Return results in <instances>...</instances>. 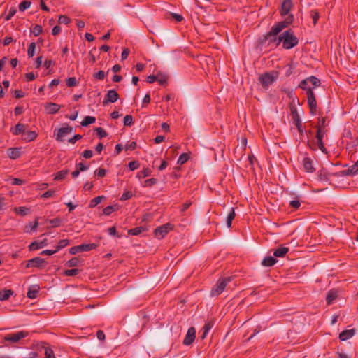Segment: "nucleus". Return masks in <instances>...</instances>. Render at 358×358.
Masks as SVG:
<instances>
[{"mask_svg":"<svg viewBox=\"0 0 358 358\" xmlns=\"http://www.w3.org/2000/svg\"><path fill=\"white\" fill-rule=\"evenodd\" d=\"M277 76L275 73H265L259 76V81L264 87H268L276 79Z\"/></svg>","mask_w":358,"mask_h":358,"instance_id":"39448f33","label":"nucleus"},{"mask_svg":"<svg viewBox=\"0 0 358 358\" xmlns=\"http://www.w3.org/2000/svg\"><path fill=\"white\" fill-rule=\"evenodd\" d=\"M157 182V180L155 178L147 179L144 181V186L145 187H151V186L155 185Z\"/></svg>","mask_w":358,"mask_h":358,"instance_id":"3c124183","label":"nucleus"},{"mask_svg":"<svg viewBox=\"0 0 358 358\" xmlns=\"http://www.w3.org/2000/svg\"><path fill=\"white\" fill-rule=\"evenodd\" d=\"M196 338V329L194 327H190L186 334V336L183 341V344L185 345H191Z\"/></svg>","mask_w":358,"mask_h":358,"instance_id":"f8f14e48","label":"nucleus"},{"mask_svg":"<svg viewBox=\"0 0 358 358\" xmlns=\"http://www.w3.org/2000/svg\"><path fill=\"white\" fill-rule=\"evenodd\" d=\"M45 108L48 114H55L61 108V106L55 103H48L45 106Z\"/></svg>","mask_w":358,"mask_h":358,"instance_id":"dca6fc26","label":"nucleus"},{"mask_svg":"<svg viewBox=\"0 0 358 358\" xmlns=\"http://www.w3.org/2000/svg\"><path fill=\"white\" fill-rule=\"evenodd\" d=\"M151 174V170L148 168L144 169L142 171L138 173L137 177L139 178H145L147 176H149Z\"/></svg>","mask_w":358,"mask_h":358,"instance_id":"79ce46f5","label":"nucleus"},{"mask_svg":"<svg viewBox=\"0 0 358 358\" xmlns=\"http://www.w3.org/2000/svg\"><path fill=\"white\" fill-rule=\"evenodd\" d=\"M294 17L292 15H289L284 21L278 22L277 24L273 26L269 32L266 35V39L270 41H273V38L276 37V35L280 33L284 28L288 27L293 22Z\"/></svg>","mask_w":358,"mask_h":358,"instance_id":"f03ea898","label":"nucleus"},{"mask_svg":"<svg viewBox=\"0 0 358 358\" xmlns=\"http://www.w3.org/2000/svg\"><path fill=\"white\" fill-rule=\"evenodd\" d=\"M119 99V94L115 90H110L108 91L105 99L103 101V105H106L108 103H115Z\"/></svg>","mask_w":358,"mask_h":358,"instance_id":"9b49d317","label":"nucleus"},{"mask_svg":"<svg viewBox=\"0 0 358 358\" xmlns=\"http://www.w3.org/2000/svg\"><path fill=\"white\" fill-rule=\"evenodd\" d=\"M68 173H69L68 170H62L57 173L56 176H55L54 180H63L66 177V176L67 175Z\"/></svg>","mask_w":358,"mask_h":358,"instance_id":"72a5a7b5","label":"nucleus"},{"mask_svg":"<svg viewBox=\"0 0 358 358\" xmlns=\"http://www.w3.org/2000/svg\"><path fill=\"white\" fill-rule=\"evenodd\" d=\"M128 166L131 171H134L140 166V164L137 161L130 162Z\"/></svg>","mask_w":358,"mask_h":358,"instance_id":"603ef678","label":"nucleus"},{"mask_svg":"<svg viewBox=\"0 0 358 358\" xmlns=\"http://www.w3.org/2000/svg\"><path fill=\"white\" fill-rule=\"evenodd\" d=\"M355 329L344 330L339 334V338L343 341H346L355 335Z\"/></svg>","mask_w":358,"mask_h":358,"instance_id":"f3484780","label":"nucleus"},{"mask_svg":"<svg viewBox=\"0 0 358 358\" xmlns=\"http://www.w3.org/2000/svg\"><path fill=\"white\" fill-rule=\"evenodd\" d=\"M341 173L342 176L358 174V160L347 170L342 171Z\"/></svg>","mask_w":358,"mask_h":358,"instance_id":"2eb2a0df","label":"nucleus"},{"mask_svg":"<svg viewBox=\"0 0 358 358\" xmlns=\"http://www.w3.org/2000/svg\"><path fill=\"white\" fill-rule=\"evenodd\" d=\"M47 245V239H44L41 242L34 241L32 242L29 248L30 250H35L43 248Z\"/></svg>","mask_w":358,"mask_h":358,"instance_id":"a211bd4d","label":"nucleus"},{"mask_svg":"<svg viewBox=\"0 0 358 358\" xmlns=\"http://www.w3.org/2000/svg\"><path fill=\"white\" fill-rule=\"evenodd\" d=\"M17 10L15 8L13 7L9 10L8 14L5 17L6 20H9L10 18L16 13Z\"/></svg>","mask_w":358,"mask_h":358,"instance_id":"680f3d73","label":"nucleus"},{"mask_svg":"<svg viewBox=\"0 0 358 358\" xmlns=\"http://www.w3.org/2000/svg\"><path fill=\"white\" fill-rule=\"evenodd\" d=\"M189 159V155L187 153H183L180 155L178 159V164H183Z\"/></svg>","mask_w":358,"mask_h":358,"instance_id":"49530a36","label":"nucleus"},{"mask_svg":"<svg viewBox=\"0 0 358 358\" xmlns=\"http://www.w3.org/2000/svg\"><path fill=\"white\" fill-rule=\"evenodd\" d=\"M82 155H83V157H85L86 159H90L92 157L93 152L90 150H86L83 152V153Z\"/></svg>","mask_w":358,"mask_h":358,"instance_id":"774afa93","label":"nucleus"},{"mask_svg":"<svg viewBox=\"0 0 358 358\" xmlns=\"http://www.w3.org/2000/svg\"><path fill=\"white\" fill-rule=\"evenodd\" d=\"M35 48L36 43L34 42L31 43L27 51V54L29 57H32L34 55Z\"/></svg>","mask_w":358,"mask_h":358,"instance_id":"37998d69","label":"nucleus"},{"mask_svg":"<svg viewBox=\"0 0 358 358\" xmlns=\"http://www.w3.org/2000/svg\"><path fill=\"white\" fill-rule=\"evenodd\" d=\"M303 165L305 170L308 172L312 173L315 171V169L313 166V162L308 157H306L303 159Z\"/></svg>","mask_w":358,"mask_h":358,"instance_id":"412c9836","label":"nucleus"},{"mask_svg":"<svg viewBox=\"0 0 358 358\" xmlns=\"http://www.w3.org/2000/svg\"><path fill=\"white\" fill-rule=\"evenodd\" d=\"M69 244V241L68 239L60 240L58 243V245L56 247L57 251H59V250L66 247Z\"/></svg>","mask_w":358,"mask_h":358,"instance_id":"58836bf2","label":"nucleus"},{"mask_svg":"<svg viewBox=\"0 0 358 358\" xmlns=\"http://www.w3.org/2000/svg\"><path fill=\"white\" fill-rule=\"evenodd\" d=\"M37 137V134L34 131H29L25 133L24 140L26 141H32Z\"/></svg>","mask_w":358,"mask_h":358,"instance_id":"c85d7f7f","label":"nucleus"},{"mask_svg":"<svg viewBox=\"0 0 358 358\" xmlns=\"http://www.w3.org/2000/svg\"><path fill=\"white\" fill-rule=\"evenodd\" d=\"M291 115L292 116V119L295 123V125L296 126L297 129H298V131L302 134L303 133V129H302V125H301V120H300V117H299V115L297 113V110L296 109L295 107L294 106H292L291 108Z\"/></svg>","mask_w":358,"mask_h":358,"instance_id":"ddd939ff","label":"nucleus"},{"mask_svg":"<svg viewBox=\"0 0 358 358\" xmlns=\"http://www.w3.org/2000/svg\"><path fill=\"white\" fill-rule=\"evenodd\" d=\"M308 80L309 82H310L312 83V85L314 87H318L321 84L320 80L318 78H317L316 77L313 76L308 78Z\"/></svg>","mask_w":358,"mask_h":358,"instance_id":"de8ad7c7","label":"nucleus"},{"mask_svg":"<svg viewBox=\"0 0 358 358\" xmlns=\"http://www.w3.org/2000/svg\"><path fill=\"white\" fill-rule=\"evenodd\" d=\"M103 199V196H99L95 197L94 199H93L91 201L90 207V208L95 207L96 205H98L99 203H101V201H102Z\"/></svg>","mask_w":358,"mask_h":358,"instance_id":"ea45409f","label":"nucleus"},{"mask_svg":"<svg viewBox=\"0 0 358 358\" xmlns=\"http://www.w3.org/2000/svg\"><path fill=\"white\" fill-rule=\"evenodd\" d=\"M29 335L28 331H21L15 334H9L4 337V341L15 343L20 339L27 337Z\"/></svg>","mask_w":358,"mask_h":358,"instance_id":"423d86ee","label":"nucleus"},{"mask_svg":"<svg viewBox=\"0 0 358 358\" xmlns=\"http://www.w3.org/2000/svg\"><path fill=\"white\" fill-rule=\"evenodd\" d=\"M13 294V291L11 289H0V301H5Z\"/></svg>","mask_w":358,"mask_h":358,"instance_id":"5701e85b","label":"nucleus"},{"mask_svg":"<svg viewBox=\"0 0 358 358\" xmlns=\"http://www.w3.org/2000/svg\"><path fill=\"white\" fill-rule=\"evenodd\" d=\"M235 216H236V213H235L234 208H231V212L228 215L227 219V225L229 228L231 227V222L234 219Z\"/></svg>","mask_w":358,"mask_h":358,"instance_id":"473e14b6","label":"nucleus"},{"mask_svg":"<svg viewBox=\"0 0 358 358\" xmlns=\"http://www.w3.org/2000/svg\"><path fill=\"white\" fill-rule=\"evenodd\" d=\"M79 271H80L78 268H73V269L64 271V274L66 276H74V275H76L79 273Z\"/></svg>","mask_w":358,"mask_h":358,"instance_id":"c03bdc74","label":"nucleus"},{"mask_svg":"<svg viewBox=\"0 0 358 358\" xmlns=\"http://www.w3.org/2000/svg\"><path fill=\"white\" fill-rule=\"evenodd\" d=\"M96 121V118L92 116H86L81 122L83 127H87L90 124L94 123Z\"/></svg>","mask_w":358,"mask_h":358,"instance_id":"c756f323","label":"nucleus"},{"mask_svg":"<svg viewBox=\"0 0 358 358\" xmlns=\"http://www.w3.org/2000/svg\"><path fill=\"white\" fill-rule=\"evenodd\" d=\"M172 229V224L167 223L155 229L154 234L157 238H162Z\"/></svg>","mask_w":358,"mask_h":358,"instance_id":"6e6552de","label":"nucleus"},{"mask_svg":"<svg viewBox=\"0 0 358 358\" xmlns=\"http://www.w3.org/2000/svg\"><path fill=\"white\" fill-rule=\"evenodd\" d=\"M96 134L99 136L100 138L107 136V132L101 127H97L94 129Z\"/></svg>","mask_w":358,"mask_h":358,"instance_id":"a19ab883","label":"nucleus"},{"mask_svg":"<svg viewBox=\"0 0 358 358\" xmlns=\"http://www.w3.org/2000/svg\"><path fill=\"white\" fill-rule=\"evenodd\" d=\"M44 354L45 355V358H55L54 352L50 347V345H48V348H45V350H44Z\"/></svg>","mask_w":358,"mask_h":358,"instance_id":"4c0bfd02","label":"nucleus"},{"mask_svg":"<svg viewBox=\"0 0 358 358\" xmlns=\"http://www.w3.org/2000/svg\"><path fill=\"white\" fill-rule=\"evenodd\" d=\"M77 80L76 79V78L74 77H71V78H69L67 80H66V85L68 87H74V86H76L77 85Z\"/></svg>","mask_w":358,"mask_h":358,"instance_id":"8fccbe9b","label":"nucleus"},{"mask_svg":"<svg viewBox=\"0 0 358 358\" xmlns=\"http://www.w3.org/2000/svg\"><path fill=\"white\" fill-rule=\"evenodd\" d=\"M31 3L29 1H24L21 2L19 5L20 11H24L26 9L29 8L31 6Z\"/></svg>","mask_w":358,"mask_h":358,"instance_id":"c9c22d12","label":"nucleus"},{"mask_svg":"<svg viewBox=\"0 0 358 358\" xmlns=\"http://www.w3.org/2000/svg\"><path fill=\"white\" fill-rule=\"evenodd\" d=\"M134 123L133 117L131 115H127L124 117V126H131Z\"/></svg>","mask_w":358,"mask_h":358,"instance_id":"a18cd8bd","label":"nucleus"},{"mask_svg":"<svg viewBox=\"0 0 358 358\" xmlns=\"http://www.w3.org/2000/svg\"><path fill=\"white\" fill-rule=\"evenodd\" d=\"M157 78L156 80L158 81L160 85H164L166 84L168 80L167 76L163 74H157Z\"/></svg>","mask_w":358,"mask_h":358,"instance_id":"e433bc0d","label":"nucleus"},{"mask_svg":"<svg viewBox=\"0 0 358 358\" xmlns=\"http://www.w3.org/2000/svg\"><path fill=\"white\" fill-rule=\"evenodd\" d=\"M289 251V248L287 247L282 246L276 249L273 255L277 257H283Z\"/></svg>","mask_w":358,"mask_h":358,"instance_id":"b1692460","label":"nucleus"},{"mask_svg":"<svg viewBox=\"0 0 358 358\" xmlns=\"http://www.w3.org/2000/svg\"><path fill=\"white\" fill-rule=\"evenodd\" d=\"M20 150L17 148H9L8 150V155L12 159H15L20 157Z\"/></svg>","mask_w":358,"mask_h":358,"instance_id":"aec40b11","label":"nucleus"},{"mask_svg":"<svg viewBox=\"0 0 358 358\" xmlns=\"http://www.w3.org/2000/svg\"><path fill=\"white\" fill-rule=\"evenodd\" d=\"M93 76L96 79L103 80L106 76V73L103 71L101 70L97 73H94Z\"/></svg>","mask_w":358,"mask_h":358,"instance_id":"13d9d810","label":"nucleus"},{"mask_svg":"<svg viewBox=\"0 0 358 358\" xmlns=\"http://www.w3.org/2000/svg\"><path fill=\"white\" fill-rule=\"evenodd\" d=\"M79 264H80L79 259L78 257H73L66 263V265L69 267H75V266H78L79 265Z\"/></svg>","mask_w":358,"mask_h":358,"instance_id":"2f4dec72","label":"nucleus"},{"mask_svg":"<svg viewBox=\"0 0 358 358\" xmlns=\"http://www.w3.org/2000/svg\"><path fill=\"white\" fill-rule=\"evenodd\" d=\"M338 297V292L335 289L330 290L327 295L326 301L328 305L332 303V302Z\"/></svg>","mask_w":358,"mask_h":358,"instance_id":"6ab92c4d","label":"nucleus"},{"mask_svg":"<svg viewBox=\"0 0 358 358\" xmlns=\"http://www.w3.org/2000/svg\"><path fill=\"white\" fill-rule=\"evenodd\" d=\"M42 31H43L42 27L41 25H38V24L35 25V27H34V29L32 31L34 35L36 36L41 34L42 33Z\"/></svg>","mask_w":358,"mask_h":358,"instance_id":"6e6d98bb","label":"nucleus"},{"mask_svg":"<svg viewBox=\"0 0 358 358\" xmlns=\"http://www.w3.org/2000/svg\"><path fill=\"white\" fill-rule=\"evenodd\" d=\"M94 173L98 177L103 178V177H104L106 176V171L104 169L99 168V169L95 171Z\"/></svg>","mask_w":358,"mask_h":358,"instance_id":"bf43d9fd","label":"nucleus"},{"mask_svg":"<svg viewBox=\"0 0 358 358\" xmlns=\"http://www.w3.org/2000/svg\"><path fill=\"white\" fill-rule=\"evenodd\" d=\"M73 131V128L70 126H66L65 127L60 128L57 130V133L56 134V141L62 142L64 141V137H65L69 134H71Z\"/></svg>","mask_w":358,"mask_h":358,"instance_id":"9d476101","label":"nucleus"},{"mask_svg":"<svg viewBox=\"0 0 358 358\" xmlns=\"http://www.w3.org/2000/svg\"><path fill=\"white\" fill-rule=\"evenodd\" d=\"M50 223L52 224L53 227H59L61 223L62 220L60 218H55L53 220H50Z\"/></svg>","mask_w":358,"mask_h":358,"instance_id":"0e129e2a","label":"nucleus"},{"mask_svg":"<svg viewBox=\"0 0 358 358\" xmlns=\"http://www.w3.org/2000/svg\"><path fill=\"white\" fill-rule=\"evenodd\" d=\"M277 262V259L271 256L265 257L262 262V264L264 266H272Z\"/></svg>","mask_w":358,"mask_h":358,"instance_id":"393cba45","label":"nucleus"},{"mask_svg":"<svg viewBox=\"0 0 358 358\" xmlns=\"http://www.w3.org/2000/svg\"><path fill=\"white\" fill-rule=\"evenodd\" d=\"M310 15H311V17L313 18V23H314V24H315L320 17L318 12L316 10H313V11H311Z\"/></svg>","mask_w":358,"mask_h":358,"instance_id":"e2e57ef3","label":"nucleus"},{"mask_svg":"<svg viewBox=\"0 0 358 358\" xmlns=\"http://www.w3.org/2000/svg\"><path fill=\"white\" fill-rule=\"evenodd\" d=\"M55 192L54 190H48V191L45 192V193H43L41 195V197L42 198L51 197V196H53L55 195Z\"/></svg>","mask_w":358,"mask_h":358,"instance_id":"69168bd1","label":"nucleus"},{"mask_svg":"<svg viewBox=\"0 0 358 358\" xmlns=\"http://www.w3.org/2000/svg\"><path fill=\"white\" fill-rule=\"evenodd\" d=\"M325 117L319 118L317 128L324 129L325 127Z\"/></svg>","mask_w":358,"mask_h":358,"instance_id":"338daca9","label":"nucleus"},{"mask_svg":"<svg viewBox=\"0 0 358 358\" xmlns=\"http://www.w3.org/2000/svg\"><path fill=\"white\" fill-rule=\"evenodd\" d=\"M145 231V228L143 227H136L134 229L129 230L128 233L129 234L137 236L139 235L142 231Z\"/></svg>","mask_w":358,"mask_h":358,"instance_id":"f704fd0d","label":"nucleus"},{"mask_svg":"<svg viewBox=\"0 0 358 358\" xmlns=\"http://www.w3.org/2000/svg\"><path fill=\"white\" fill-rule=\"evenodd\" d=\"M326 131L321 128H317V134H316V138L317 141H321L322 139L324 134H325Z\"/></svg>","mask_w":358,"mask_h":358,"instance_id":"4d7b16f0","label":"nucleus"},{"mask_svg":"<svg viewBox=\"0 0 358 358\" xmlns=\"http://www.w3.org/2000/svg\"><path fill=\"white\" fill-rule=\"evenodd\" d=\"M308 104L310 108V113L311 115H315L317 110V102L315 96L311 88L308 89L307 92Z\"/></svg>","mask_w":358,"mask_h":358,"instance_id":"20e7f679","label":"nucleus"},{"mask_svg":"<svg viewBox=\"0 0 358 358\" xmlns=\"http://www.w3.org/2000/svg\"><path fill=\"white\" fill-rule=\"evenodd\" d=\"M120 206L118 204H114L112 206H108L106 208H105L103 210V214L106 215H110L113 211L118 210L120 209Z\"/></svg>","mask_w":358,"mask_h":358,"instance_id":"a878e982","label":"nucleus"},{"mask_svg":"<svg viewBox=\"0 0 358 358\" xmlns=\"http://www.w3.org/2000/svg\"><path fill=\"white\" fill-rule=\"evenodd\" d=\"M26 128H27V126L23 124H20V123H18L16 126H15V130L13 131V134L14 135H18L20 134H22V133H24L26 130Z\"/></svg>","mask_w":358,"mask_h":358,"instance_id":"cd10ccee","label":"nucleus"},{"mask_svg":"<svg viewBox=\"0 0 358 358\" xmlns=\"http://www.w3.org/2000/svg\"><path fill=\"white\" fill-rule=\"evenodd\" d=\"M214 322L213 321L210 320L203 327V333L202 336H201V339L203 340L207 334L208 333L209 330L213 327Z\"/></svg>","mask_w":358,"mask_h":358,"instance_id":"bb28decb","label":"nucleus"},{"mask_svg":"<svg viewBox=\"0 0 358 358\" xmlns=\"http://www.w3.org/2000/svg\"><path fill=\"white\" fill-rule=\"evenodd\" d=\"M38 218H36L35 220V222L34 224H31V223H29L25 225L24 227V231L25 233H29L30 231H34L36 230V229L38 228Z\"/></svg>","mask_w":358,"mask_h":358,"instance_id":"4be33fe9","label":"nucleus"},{"mask_svg":"<svg viewBox=\"0 0 358 358\" xmlns=\"http://www.w3.org/2000/svg\"><path fill=\"white\" fill-rule=\"evenodd\" d=\"M15 212L22 216H24L29 213V209L26 207H19L14 209Z\"/></svg>","mask_w":358,"mask_h":358,"instance_id":"7c9ffc66","label":"nucleus"},{"mask_svg":"<svg viewBox=\"0 0 358 358\" xmlns=\"http://www.w3.org/2000/svg\"><path fill=\"white\" fill-rule=\"evenodd\" d=\"M293 6L291 0H282L280 10V15L284 16L289 13Z\"/></svg>","mask_w":358,"mask_h":358,"instance_id":"4468645a","label":"nucleus"},{"mask_svg":"<svg viewBox=\"0 0 358 358\" xmlns=\"http://www.w3.org/2000/svg\"><path fill=\"white\" fill-rule=\"evenodd\" d=\"M97 247L96 243L82 244L78 246H73L69 249V253L75 255L79 252L90 251Z\"/></svg>","mask_w":358,"mask_h":358,"instance_id":"0eeeda50","label":"nucleus"},{"mask_svg":"<svg viewBox=\"0 0 358 358\" xmlns=\"http://www.w3.org/2000/svg\"><path fill=\"white\" fill-rule=\"evenodd\" d=\"M45 263L46 262L44 259L35 257L27 262L26 268L36 267L41 268L45 266Z\"/></svg>","mask_w":358,"mask_h":358,"instance_id":"1a4fd4ad","label":"nucleus"},{"mask_svg":"<svg viewBox=\"0 0 358 358\" xmlns=\"http://www.w3.org/2000/svg\"><path fill=\"white\" fill-rule=\"evenodd\" d=\"M272 41L275 42L276 45H279L282 43V47L285 49H291L296 46L299 43L298 38L290 30L285 31L278 37L273 38Z\"/></svg>","mask_w":358,"mask_h":358,"instance_id":"f257e3e1","label":"nucleus"},{"mask_svg":"<svg viewBox=\"0 0 358 358\" xmlns=\"http://www.w3.org/2000/svg\"><path fill=\"white\" fill-rule=\"evenodd\" d=\"M58 21L60 24H68L71 22V19L66 15H60Z\"/></svg>","mask_w":358,"mask_h":358,"instance_id":"09e8293b","label":"nucleus"},{"mask_svg":"<svg viewBox=\"0 0 358 358\" xmlns=\"http://www.w3.org/2000/svg\"><path fill=\"white\" fill-rule=\"evenodd\" d=\"M38 292V289H29V291L27 292V296L29 299H35L36 297Z\"/></svg>","mask_w":358,"mask_h":358,"instance_id":"5fc2aeb1","label":"nucleus"},{"mask_svg":"<svg viewBox=\"0 0 358 358\" xmlns=\"http://www.w3.org/2000/svg\"><path fill=\"white\" fill-rule=\"evenodd\" d=\"M49 345L46 343L45 342H38L36 344V348L38 350H45L46 348H48Z\"/></svg>","mask_w":358,"mask_h":358,"instance_id":"864d4df0","label":"nucleus"},{"mask_svg":"<svg viewBox=\"0 0 358 358\" xmlns=\"http://www.w3.org/2000/svg\"><path fill=\"white\" fill-rule=\"evenodd\" d=\"M230 281H231L230 277L220 278L217 280L215 286L211 289V295L212 296L220 295L221 293H222V292L225 289L226 286Z\"/></svg>","mask_w":358,"mask_h":358,"instance_id":"7ed1b4c3","label":"nucleus"},{"mask_svg":"<svg viewBox=\"0 0 358 358\" xmlns=\"http://www.w3.org/2000/svg\"><path fill=\"white\" fill-rule=\"evenodd\" d=\"M133 194L131 192L127 191L125 192L120 197L121 201H126L127 199H129L132 197Z\"/></svg>","mask_w":358,"mask_h":358,"instance_id":"052dcab7","label":"nucleus"}]
</instances>
